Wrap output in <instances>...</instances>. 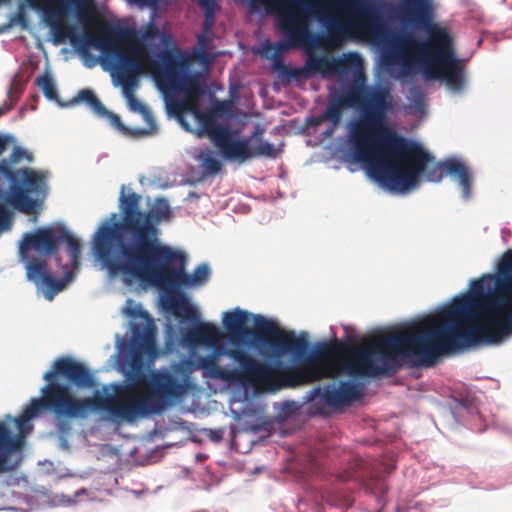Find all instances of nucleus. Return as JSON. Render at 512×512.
<instances>
[{"instance_id":"1","label":"nucleus","mask_w":512,"mask_h":512,"mask_svg":"<svg viewBox=\"0 0 512 512\" xmlns=\"http://www.w3.org/2000/svg\"><path fill=\"white\" fill-rule=\"evenodd\" d=\"M132 371L126 375V384L115 386V395L95 392L91 397L77 398L67 385L56 381L65 377L77 387L90 388L94 380L90 371L72 358L62 357L54 362L53 370L43 378L48 382L41 392L42 397L33 398L16 419L19 430L24 433L29 421L43 409L59 417L85 419L94 411H106L112 418L133 421L160 411L167 401L180 400L192 388L191 371L187 365L176 364L171 371H154L147 375L142 370L140 357L133 355Z\"/></svg>"},{"instance_id":"2","label":"nucleus","mask_w":512,"mask_h":512,"mask_svg":"<svg viewBox=\"0 0 512 512\" xmlns=\"http://www.w3.org/2000/svg\"><path fill=\"white\" fill-rule=\"evenodd\" d=\"M359 11L363 22L353 25V31L362 33L372 42L385 41L387 63H397L405 74L417 67L428 79L442 78L455 90L464 86V64L456 56L455 39L449 27L433 20L431 0H402L392 8V14L423 30L424 39L404 31L386 40L387 26L379 11L366 7V0H343Z\"/></svg>"},{"instance_id":"3","label":"nucleus","mask_w":512,"mask_h":512,"mask_svg":"<svg viewBox=\"0 0 512 512\" xmlns=\"http://www.w3.org/2000/svg\"><path fill=\"white\" fill-rule=\"evenodd\" d=\"M493 275L473 280L471 292L454 298L450 306L421 320L435 359L453 349L477 342L498 343L512 333L508 300L492 288Z\"/></svg>"},{"instance_id":"4","label":"nucleus","mask_w":512,"mask_h":512,"mask_svg":"<svg viewBox=\"0 0 512 512\" xmlns=\"http://www.w3.org/2000/svg\"><path fill=\"white\" fill-rule=\"evenodd\" d=\"M121 221L104 223L94 235L93 249L113 274L142 276L157 258L169 260L173 249L159 239L158 224L169 220L170 206L164 198L148 211L140 210L141 196L135 192L120 194Z\"/></svg>"},{"instance_id":"5","label":"nucleus","mask_w":512,"mask_h":512,"mask_svg":"<svg viewBox=\"0 0 512 512\" xmlns=\"http://www.w3.org/2000/svg\"><path fill=\"white\" fill-rule=\"evenodd\" d=\"M222 332L212 323L198 322L183 333L190 345H203L213 352L196 360V367L207 378L226 382L269 385L281 378L287 386L295 387L330 378L332 366L328 357L336 354L334 347L319 344L313 354L300 366L280 367V364L260 362L243 349H225Z\"/></svg>"},{"instance_id":"6","label":"nucleus","mask_w":512,"mask_h":512,"mask_svg":"<svg viewBox=\"0 0 512 512\" xmlns=\"http://www.w3.org/2000/svg\"><path fill=\"white\" fill-rule=\"evenodd\" d=\"M360 80V83L355 82L334 96L319 116L318 122L329 121L339 126L342 109L357 107L361 113L360 118L349 124L348 139L354 160L364 164L377 151L379 143L386 142L389 148L398 151L403 150L408 143L387 125V116L396 106L390 88L366 85L363 74Z\"/></svg>"},{"instance_id":"7","label":"nucleus","mask_w":512,"mask_h":512,"mask_svg":"<svg viewBox=\"0 0 512 512\" xmlns=\"http://www.w3.org/2000/svg\"><path fill=\"white\" fill-rule=\"evenodd\" d=\"M328 346L334 347L336 352L327 358L333 371L330 378L338 374V360L342 361V369L351 377H374L395 368L393 364L399 355L416 356L425 366L435 362V353L421 320L400 332L376 336L361 345H348L335 339L323 343V347Z\"/></svg>"},{"instance_id":"8","label":"nucleus","mask_w":512,"mask_h":512,"mask_svg":"<svg viewBox=\"0 0 512 512\" xmlns=\"http://www.w3.org/2000/svg\"><path fill=\"white\" fill-rule=\"evenodd\" d=\"M404 140L408 145L399 151L389 148L386 142L379 143L377 151L364 163L374 180L391 191L405 192L415 187L421 176L429 182H440L448 174L458 181L463 197H470L472 175L464 163L449 159L430 167L434 157L419 143L405 137Z\"/></svg>"},{"instance_id":"9","label":"nucleus","mask_w":512,"mask_h":512,"mask_svg":"<svg viewBox=\"0 0 512 512\" xmlns=\"http://www.w3.org/2000/svg\"><path fill=\"white\" fill-rule=\"evenodd\" d=\"M83 26V32L78 33L76 24L69 23L65 18L56 19L49 26L52 35V43L55 46L65 43L86 52L91 47L100 50L107 56L114 58L113 77L122 86H136L138 77L148 71L146 61L150 63V71L153 73V62L145 51L138 47L123 49L121 43L127 37L124 28L113 25L108 21L99 19L94 8V17L87 23L79 22Z\"/></svg>"},{"instance_id":"10","label":"nucleus","mask_w":512,"mask_h":512,"mask_svg":"<svg viewBox=\"0 0 512 512\" xmlns=\"http://www.w3.org/2000/svg\"><path fill=\"white\" fill-rule=\"evenodd\" d=\"M62 242L67 245L72 267L78 268L81 261V244L65 227H44L26 233L19 248L20 256L25 261L28 280L44 289L45 298L50 301L73 279V272L67 271L64 278L56 279L49 272L47 261L30 256L29 252L35 250L41 256L56 255V261L60 264L61 258L57 253Z\"/></svg>"},{"instance_id":"11","label":"nucleus","mask_w":512,"mask_h":512,"mask_svg":"<svg viewBox=\"0 0 512 512\" xmlns=\"http://www.w3.org/2000/svg\"><path fill=\"white\" fill-rule=\"evenodd\" d=\"M264 3L265 0H252ZM271 7L280 10L277 25L283 31L286 42L278 43L277 50L289 47H302L311 37L309 16L316 13L327 28V42L333 47H339L348 38L355 22H344L328 13L326 7L312 0H272Z\"/></svg>"},{"instance_id":"12","label":"nucleus","mask_w":512,"mask_h":512,"mask_svg":"<svg viewBox=\"0 0 512 512\" xmlns=\"http://www.w3.org/2000/svg\"><path fill=\"white\" fill-rule=\"evenodd\" d=\"M176 256L166 260L157 258L142 276H130L138 280H150L153 284L167 292L163 301L166 309L171 310L176 316L190 320L197 319L195 308L184 296H178L180 287H191L205 283L209 277V267L201 264L196 267L193 274L185 272L186 258L183 252L173 249Z\"/></svg>"},{"instance_id":"13","label":"nucleus","mask_w":512,"mask_h":512,"mask_svg":"<svg viewBox=\"0 0 512 512\" xmlns=\"http://www.w3.org/2000/svg\"><path fill=\"white\" fill-rule=\"evenodd\" d=\"M248 318V312L239 308L223 314V326L234 346L240 345L244 338L253 336L256 344L268 348L274 356L279 357L286 354L302 356L308 350L309 343L306 335L297 336L294 331H284L260 315L255 316V329H250L246 325ZM222 336L224 337L223 334ZM222 343L223 347L227 349L224 345V338ZM233 349L239 348L234 347Z\"/></svg>"},{"instance_id":"14","label":"nucleus","mask_w":512,"mask_h":512,"mask_svg":"<svg viewBox=\"0 0 512 512\" xmlns=\"http://www.w3.org/2000/svg\"><path fill=\"white\" fill-rule=\"evenodd\" d=\"M199 102L198 99L184 96L183 99L175 103V108L179 113H191L199 120L202 129L205 130L224 158L245 162L258 156L276 157L277 151L272 144L264 142L252 149L248 139H238L228 126L217 124L211 112L201 110Z\"/></svg>"},{"instance_id":"15","label":"nucleus","mask_w":512,"mask_h":512,"mask_svg":"<svg viewBox=\"0 0 512 512\" xmlns=\"http://www.w3.org/2000/svg\"><path fill=\"white\" fill-rule=\"evenodd\" d=\"M161 63L153 62V76L163 90L183 92L184 96L200 100L205 92L199 72L187 73L191 57L182 54L178 47L156 53Z\"/></svg>"},{"instance_id":"16","label":"nucleus","mask_w":512,"mask_h":512,"mask_svg":"<svg viewBox=\"0 0 512 512\" xmlns=\"http://www.w3.org/2000/svg\"><path fill=\"white\" fill-rule=\"evenodd\" d=\"M10 160L0 162V174L10 180V194L7 202L15 209L32 214L35 211L36 202L29 197L31 193H38L45 185L44 177L30 168H22L13 171Z\"/></svg>"},{"instance_id":"17","label":"nucleus","mask_w":512,"mask_h":512,"mask_svg":"<svg viewBox=\"0 0 512 512\" xmlns=\"http://www.w3.org/2000/svg\"><path fill=\"white\" fill-rule=\"evenodd\" d=\"M35 10L41 11L47 25L56 19L66 18L72 11L78 22L84 24L94 17V0H23Z\"/></svg>"},{"instance_id":"18","label":"nucleus","mask_w":512,"mask_h":512,"mask_svg":"<svg viewBox=\"0 0 512 512\" xmlns=\"http://www.w3.org/2000/svg\"><path fill=\"white\" fill-rule=\"evenodd\" d=\"M361 392L357 384L350 381H342L338 387L328 384L317 387L311 391L310 400L318 399L319 402L332 408H341L349 405L360 396Z\"/></svg>"},{"instance_id":"19","label":"nucleus","mask_w":512,"mask_h":512,"mask_svg":"<svg viewBox=\"0 0 512 512\" xmlns=\"http://www.w3.org/2000/svg\"><path fill=\"white\" fill-rule=\"evenodd\" d=\"M128 314L133 317H141L146 321L145 326L134 324L132 326L133 342L137 350L146 354L156 352V327L153 319L147 311L130 309Z\"/></svg>"},{"instance_id":"20","label":"nucleus","mask_w":512,"mask_h":512,"mask_svg":"<svg viewBox=\"0 0 512 512\" xmlns=\"http://www.w3.org/2000/svg\"><path fill=\"white\" fill-rule=\"evenodd\" d=\"M24 436L12 434L8 426L0 421V474L14 470L18 463H13L11 457L22 450Z\"/></svg>"},{"instance_id":"21","label":"nucleus","mask_w":512,"mask_h":512,"mask_svg":"<svg viewBox=\"0 0 512 512\" xmlns=\"http://www.w3.org/2000/svg\"><path fill=\"white\" fill-rule=\"evenodd\" d=\"M307 64L310 69L315 71L331 69L339 74H346L361 65V57L357 52H349L333 60H328L325 57H310Z\"/></svg>"},{"instance_id":"22","label":"nucleus","mask_w":512,"mask_h":512,"mask_svg":"<svg viewBox=\"0 0 512 512\" xmlns=\"http://www.w3.org/2000/svg\"><path fill=\"white\" fill-rule=\"evenodd\" d=\"M499 277L496 279L499 292L512 298V251L508 250L498 267Z\"/></svg>"},{"instance_id":"23","label":"nucleus","mask_w":512,"mask_h":512,"mask_svg":"<svg viewBox=\"0 0 512 512\" xmlns=\"http://www.w3.org/2000/svg\"><path fill=\"white\" fill-rule=\"evenodd\" d=\"M97 115L99 117L106 118L113 127L126 136L145 137L157 133L156 123H152V127L147 129H130L122 123L121 118L117 114L110 112L107 109L106 112L97 113Z\"/></svg>"},{"instance_id":"24","label":"nucleus","mask_w":512,"mask_h":512,"mask_svg":"<svg viewBox=\"0 0 512 512\" xmlns=\"http://www.w3.org/2000/svg\"><path fill=\"white\" fill-rule=\"evenodd\" d=\"M156 37L160 38L161 44L166 47L165 50L177 47L170 33L160 31L159 28L154 23L148 24V26L146 27L145 31L142 34L143 42L149 45L150 41L154 40Z\"/></svg>"},{"instance_id":"25","label":"nucleus","mask_w":512,"mask_h":512,"mask_svg":"<svg viewBox=\"0 0 512 512\" xmlns=\"http://www.w3.org/2000/svg\"><path fill=\"white\" fill-rule=\"evenodd\" d=\"M71 102L72 104L85 102L95 114L106 112V107L90 89L80 90Z\"/></svg>"},{"instance_id":"26","label":"nucleus","mask_w":512,"mask_h":512,"mask_svg":"<svg viewBox=\"0 0 512 512\" xmlns=\"http://www.w3.org/2000/svg\"><path fill=\"white\" fill-rule=\"evenodd\" d=\"M136 86H122L123 93L125 97L128 100V105L132 111L140 112L142 113L147 122L149 123V128L152 127V123H155L150 112L148 111L147 107L144 106L135 96H134V89Z\"/></svg>"},{"instance_id":"27","label":"nucleus","mask_w":512,"mask_h":512,"mask_svg":"<svg viewBox=\"0 0 512 512\" xmlns=\"http://www.w3.org/2000/svg\"><path fill=\"white\" fill-rule=\"evenodd\" d=\"M36 85L42 90L49 100L58 101V93L55 82L51 75L44 74L36 78Z\"/></svg>"},{"instance_id":"28","label":"nucleus","mask_w":512,"mask_h":512,"mask_svg":"<svg viewBox=\"0 0 512 512\" xmlns=\"http://www.w3.org/2000/svg\"><path fill=\"white\" fill-rule=\"evenodd\" d=\"M201 166L207 175L217 174L222 169L221 161L211 154L201 155Z\"/></svg>"},{"instance_id":"29","label":"nucleus","mask_w":512,"mask_h":512,"mask_svg":"<svg viewBox=\"0 0 512 512\" xmlns=\"http://www.w3.org/2000/svg\"><path fill=\"white\" fill-rule=\"evenodd\" d=\"M209 42L210 39L205 34L198 35V47L193 50L192 57L201 62H207L209 60V55L207 53V47Z\"/></svg>"},{"instance_id":"30","label":"nucleus","mask_w":512,"mask_h":512,"mask_svg":"<svg viewBox=\"0 0 512 512\" xmlns=\"http://www.w3.org/2000/svg\"><path fill=\"white\" fill-rule=\"evenodd\" d=\"M14 25L20 26L23 30L29 29V18L23 8H19L18 11L12 15L9 25L1 27L0 32H4L8 27Z\"/></svg>"},{"instance_id":"31","label":"nucleus","mask_w":512,"mask_h":512,"mask_svg":"<svg viewBox=\"0 0 512 512\" xmlns=\"http://www.w3.org/2000/svg\"><path fill=\"white\" fill-rule=\"evenodd\" d=\"M22 159H27L28 161H31L32 155L20 147H15L12 154L10 155V162L16 164L20 162Z\"/></svg>"},{"instance_id":"32","label":"nucleus","mask_w":512,"mask_h":512,"mask_svg":"<svg viewBox=\"0 0 512 512\" xmlns=\"http://www.w3.org/2000/svg\"><path fill=\"white\" fill-rule=\"evenodd\" d=\"M10 223L11 214L9 210L3 204H0V229L8 228Z\"/></svg>"},{"instance_id":"33","label":"nucleus","mask_w":512,"mask_h":512,"mask_svg":"<svg viewBox=\"0 0 512 512\" xmlns=\"http://www.w3.org/2000/svg\"><path fill=\"white\" fill-rule=\"evenodd\" d=\"M200 5L204 9V13H215L216 1L215 0H199Z\"/></svg>"},{"instance_id":"34","label":"nucleus","mask_w":512,"mask_h":512,"mask_svg":"<svg viewBox=\"0 0 512 512\" xmlns=\"http://www.w3.org/2000/svg\"><path fill=\"white\" fill-rule=\"evenodd\" d=\"M205 14V19H204V32L205 33H210L211 30H212V27L214 25V22H215V17H214V13H204Z\"/></svg>"},{"instance_id":"35","label":"nucleus","mask_w":512,"mask_h":512,"mask_svg":"<svg viewBox=\"0 0 512 512\" xmlns=\"http://www.w3.org/2000/svg\"><path fill=\"white\" fill-rule=\"evenodd\" d=\"M13 141L12 136L0 134V155L7 149L8 144Z\"/></svg>"},{"instance_id":"36","label":"nucleus","mask_w":512,"mask_h":512,"mask_svg":"<svg viewBox=\"0 0 512 512\" xmlns=\"http://www.w3.org/2000/svg\"><path fill=\"white\" fill-rule=\"evenodd\" d=\"M336 127H337V126H334V124L332 123V127H331V128H329V129H327V130L324 132V135H325L326 137H330V136H332Z\"/></svg>"},{"instance_id":"37","label":"nucleus","mask_w":512,"mask_h":512,"mask_svg":"<svg viewBox=\"0 0 512 512\" xmlns=\"http://www.w3.org/2000/svg\"><path fill=\"white\" fill-rule=\"evenodd\" d=\"M262 134H263V130L260 129L259 127H257L256 130L253 133V137L259 139Z\"/></svg>"},{"instance_id":"38","label":"nucleus","mask_w":512,"mask_h":512,"mask_svg":"<svg viewBox=\"0 0 512 512\" xmlns=\"http://www.w3.org/2000/svg\"><path fill=\"white\" fill-rule=\"evenodd\" d=\"M12 0H0V7L11 3Z\"/></svg>"},{"instance_id":"39","label":"nucleus","mask_w":512,"mask_h":512,"mask_svg":"<svg viewBox=\"0 0 512 512\" xmlns=\"http://www.w3.org/2000/svg\"><path fill=\"white\" fill-rule=\"evenodd\" d=\"M5 113L4 108H0V116H2Z\"/></svg>"},{"instance_id":"40","label":"nucleus","mask_w":512,"mask_h":512,"mask_svg":"<svg viewBox=\"0 0 512 512\" xmlns=\"http://www.w3.org/2000/svg\"><path fill=\"white\" fill-rule=\"evenodd\" d=\"M502 2H505L506 0H501Z\"/></svg>"}]
</instances>
